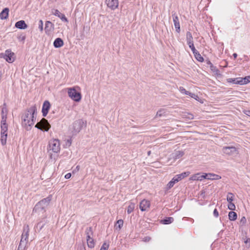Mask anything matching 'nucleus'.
I'll list each match as a JSON object with an SVG mask.
<instances>
[{
	"label": "nucleus",
	"instance_id": "obj_23",
	"mask_svg": "<svg viewBox=\"0 0 250 250\" xmlns=\"http://www.w3.org/2000/svg\"><path fill=\"white\" fill-rule=\"evenodd\" d=\"M53 29V23L50 21H47L45 22V32L46 33L52 31Z\"/></svg>",
	"mask_w": 250,
	"mask_h": 250
},
{
	"label": "nucleus",
	"instance_id": "obj_51",
	"mask_svg": "<svg viewBox=\"0 0 250 250\" xmlns=\"http://www.w3.org/2000/svg\"><path fill=\"white\" fill-rule=\"evenodd\" d=\"M71 176V174L70 173H68L65 175V178L66 179H69Z\"/></svg>",
	"mask_w": 250,
	"mask_h": 250
},
{
	"label": "nucleus",
	"instance_id": "obj_46",
	"mask_svg": "<svg viewBox=\"0 0 250 250\" xmlns=\"http://www.w3.org/2000/svg\"><path fill=\"white\" fill-rule=\"evenodd\" d=\"M189 47L191 49V51H192L193 53L197 51V50L195 49L193 42L191 43V44H188Z\"/></svg>",
	"mask_w": 250,
	"mask_h": 250
},
{
	"label": "nucleus",
	"instance_id": "obj_15",
	"mask_svg": "<svg viewBox=\"0 0 250 250\" xmlns=\"http://www.w3.org/2000/svg\"><path fill=\"white\" fill-rule=\"evenodd\" d=\"M184 152L182 151H175L171 154L169 159H173L175 161L182 157L184 155Z\"/></svg>",
	"mask_w": 250,
	"mask_h": 250
},
{
	"label": "nucleus",
	"instance_id": "obj_50",
	"mask_svg": "<svg viewBox=\"0 0 250 250\" xmlns=\"http://www.w3.org/2000/svg\"><path fill=\"white\" fill-rule=\"evenodd\" d=\"M213 215L215 217H218L219 216L218 211H217V209H216V208L214 209V210H213Z\"/></svg>",
	"mask_w": 250,
	"mask_h": 250
},
{
	"label": "nucleus",
	"instance_id": "obj_53",
	"mask_svg": "<svg viewBox=\"0 0 250 250\" xmlns=\"http://www.w3.org/2000/svg\"><path fill=\"white\" fill-rule=\"evenodd\" d=\"M43 225H41V223H39L37 224V228H40V229H41L42 228V227H43Z\"/></svg>",
	"mask_w": 250,
	"mask_h": 250
},
{
	"label": "nucleus",
	"instance_id": "obj_54",
	"mask_svg": "<svg viewBox=\"0 0 250 250\" xmlns=\"http://www.w3.org/2000/svg\"><path fill=\"white\" fill-rule=\"evenodd\" d=\"M207 63L209 66V67L211 66V65H213V64L209 60L207 61Z\"/></svg>",
	"mask_w": 250,
	"mask_h": 250
},
{
	"label": "nucleus",
	"instance_id": "obj_38",
	"mask_svg": "<svg viewBox=\"0 0 250 250\" xmlns=\"http://www.w3.org/2000/svg\"><path fill=\"white\" fill-rule=\"evenodd\" d=\"M179 91L182 94L189 95L190 92L187 91L183 87L180 86L179 88Z\"/></svg>",
	"mask_w": 250,
	"mask_h": 250
},
{
	"label": "nucleus",
	"instance_id": "obj_27",
	"mask_svg": "<svg viewBox=\"0 0 250 250\" xmlns=\"http://www.w3.org/2000/svg\"><path fill=\"white\" fill-rule=\"evenodd\" d=\"M186 40L188 44L193 42V38L191 33L190 32H187L186 34Z\"/></svg>",
	"mask_w": 250,
	"mask_h": 250
},
{
	"label": "nucleus",
	"instance_id": "obj_5",
	"mask_svg": "<svg viewBox=\"0 0 250 250\" xmlns=\"http://www.w3.org/2000/svg\"><path fill=\"white\" fill-rule=\"evenodd\" d=\"M49 147L50 150L54 153H58L61 149L60 142L58 139H53L49 142Z\"/></svg>",
	"mask_w": 250,
	"mask_h": 250
},
{
	"label": "nucleus",
	"instance_id": "obj_28",
	"mask_svg": "<svg viewBox=\"0 0 250 250\" xmlns=\"http://www.w3.org/2000/svg\"><path fill=\"white\" fill-rule=\"evenodd\" d=\"M87 244L89 248H92L94 247L95 243L92 237L87 238Z\"/></svg>",
	"mask_w": 250,
	"mask_h": 250
},
{
	"label": "nucleus",
	"instance_id": "obj_8",
	"mask_svg": "<svg viewBox=\"0 0 250 250\" xmlns=\"http://www.w3.org/2000/svg\"><path fill=\"white\" fill-rule=\"evenodd\" d=\"M5 60L9 63H12L15 61V54L10 49L5 51Z\"/></svg>",
	"mask_w": 250,
	"mask_h": 250
},
{
	"label": "nucleus",
	"instance_id": "obj_33",
	"mask_svg": "<svg viewBox=\"0 0 250 250\" xmlns=\"http://www.w3.org/2000/svg\"><path fill=\"white\" fill-rule=\"evenodd\" d=\"M85 232L86 235V238L93 236V232L91 227L87 228L85 229Z\"/></svg>",
	"mask_w": 250,
	"mask_h": 250
},
{
	"label": "nucleus",
	"instance_id": "obj_22",
	"mask_svg": "<svg viewBox=\"0 0 250 250\" xmlns=\"http://www.w3.org/2000/svg\"><path fill=\"white\" fill-rule=\"evenodd\" d=\"M190 174L189 171L184 172L180 174L176 175L175 177L179 182L182 179H184L185 177H187Z\"/></svg>",
	"mask_w": 250,
	"mask_h": 250
},
{
	"label": "nucleus",
	"instance_id": "obj_59",
	"mask_svg": "<svg viewBox=\"0 0 250 250\" xmlns=\"http://www.w3.org/2000/svg\"><path fill=\"white\" fill-rule=\"evenodd\" d=\"M76 168L78 169V170H79V166H77Z\"/></svg>",
	"mask_w": 250,
	"mask_h": 250
},
{
	"label": "nucleus",
	"instance_id": "obj_30",
	"mask_svg": "<svg viewBox=\"0 0 250 250\" xmlns=\"http://www.w3.org/2000/svg\"><path fill=\"white\" fill-rule=\"evenodd\" d=\"M7 137V134H0V142L2 146H4L6 144Z\"/></svg>",
	"mask_w": 250,
	"mask_h": 250
},
{
	"label": "nucleus",
	"instance_id": "obj_26",
	"mask_svg": "<svg viewBox=\"0 0 250 250\" xmlns=\"http://www.w3.org/2000/svg\"><path fill=\"white\" fill-rule=\"evenodd\" d=\"M174 221V218L171 217H166V218L161 220V223L163 224H169Z\"/></svg>",
	"mask_w": 250,
	"mask_h": 250
},
{
	"label": "nucleus",
	"instance_id": "obj_43",
	"mask_svg": "<svg viewBox=\"0 0 250 250\" xmlns=\"http://www.w3.org/2000/svg\"><path fill=\"white\" fill-rule=\"evenodd\" d=\"M247 222L246 218L245 216H243L241 218L240 221V224L241 226H244L246 224Z\"/></svg>",
	"mask_w": 250,
	"mask_h": 250
},
{
	"label": "nucleus",
	"instance_id": "obj_9",
	"mask_svg": "<svg viewBox=\"0 0 250 250\" xmlns=\"http://www.w3.org/2000/svg\"><path fill=\"white\" fill-rule=\"evenodd\" d=\"M29 231V227L28 225L24 226L23 228V231L21 235V241L22 242H25L27 244L28 238V232Z\"/></svg>",
	"mask_w": 250,
	"mask_h": 250
},
{
	"label": "nucleus",
	"instance_id": "obj_25",
	"mask_svg": "<svg viewBox=\"0 0 250 250\" xmlns=\"http://www.w3.org/2000/svg\"><path fill=\"white\" fill-rule=\"evenodd\" d=\"M178 182V180H177V179L175 178V177L174 176L170 181H169L168 184H167V189H169L170 188H171L172 187H173V186L174 185V184Z\"/></svg>",
	"mask_w": 250,
	"mask_h": 250
},
{
	"label": "nucleus",
	"instance_id": "obj_58",
	"mask_svg": "<svg viewBox=\"0 0 250 250\" xmlns=\"http://www.w3.org/2000/svg\"><path fill=\"white\" fill-rule=\"evenodd\" d=\"M150 153H151V151H149L147 152V154H148V155H149L150 154Z\"/></svg>",
	"mask_w": 250,
	"mask_h": 250
},
{
	"label": "nucleus",
	"instance_id": "obj_17",
	"mask_svg": "<svg viewBox=\"0 0 250 250\" xmlns=\"http://www.w3.org/2000/svg\"><path fill=\"white\" fill-rule=\"evenodd\" d=\"M1 134H7V131L8 130V125L6 124V121L3 118V121H1Z\"/></svg>",
	"mask_w": 250,
	"mask_h": 250
},
{
	"label": "nucleus",
	"instance_id": "obj_44",
	"mask_svg": "<svg viewBox=\"0 0 250 250\" xmlns=\"http://www.w3.org/2000/svg\"><path fill=\"white\" fill-rule=\"evenodd\" d=\"M109 245L106 243H104L101 247L100 250H108Z\"/></svg>",
	"mask_w": 250,
	"mask_h": 250
},
{
	"label": "nucleus",
	"instance_id": "obj_35",
	"mask_svg": "<svg viewBox=\"0 0 250 250\" xmlns=\"http://www.w3.org/2000/svg\"><path fill=\"white\" fill-rule=\"evenodd\" d=\"M135 204L133 203H131L129 206H128V208H127V213L128 214H130V213H131L133 210L134 209V208H135Z\"/></svg>",
	"mask_w": 250,
	"mask_h": 250
},
{
	"label": "nucleus",
	"instance_id": "obj_19",
	"mask_svg": "<svg viewBox=\"0 0 250 250\" xmlns=\"http://www.w3.org/2000/svg\"><path fill=\"white\" fill-rule=\"evenodd\" d=\"M15 27L20 29H25L27 27V25L24 21L21 20L16 23Z\"/></svg>",
	"mask_w": 250,
	"mask_h": 250
},
{
	"label": "nucleus",
	"instance_id": "obj_20",
	"mask_svg": "<svg viewBox=\"0 0 250 250\" xmlns=\"http://www.w3.org/2000/svg\"><path fill=\"white\" fill-rule=\"evenodd\" d=\"M53 45L56 48H60L63 46V42L62 39L58 38L54 41Z\"/></svg>",
	"mask_w": 250,
	"mask_h": 250
},
{
	"label": "nucleus",
	"instance_id": "obj_3",
	"mask_svg": "<svg viewBox=\"0 0 250 250\" xmlns=\"http://www.w3.org/2000/svg\"><path fill=\"white\" fill-rule=\"evenodd\" d=\"M79 86L68 88L67 93L68 96L73 101L79 102L81 100L82 95L80 92L77 91V89H79Z\"/></svg>",
	"mask_w": 250,
	"mask_h": 250
},
{
	"label": "nucleus",
	"instance_id": "obj_36",
	"mask_svg": "<svg viewBox=\"0 0 250 250\" xmlns=\"http://www.w3.org/2000/svg\"><path fill=\"white\" fill-rule=\"evenodd\" d=\"M123 223H124V222H123V220L120 219V220H118L117 222V224L115 225L116 229H120L123 226Z\"/></svg>",
	"mask_w": 250,
	"mask_h": 250
},
{
	"label": "nucleus",
	"instance_id": "obj_12",
	"mask_svg": "<svg viewBox=\"0 0 250 250\" xmlns=\"http://www.w3.org/2000/svg\"><path fill=\"white\" fill-rule=\"evenodd\" d=\"M205 173H198L192 175L190 177L189 180L192 181H202L205 179Z\"/></svg>",
	"mask_w": 250,
	"mask_h": 250
},
{
	"label": "nucleus",
	"instance_id": "obj_34",
	"mask_svg": "<svg viewBox=\"0 0 250 250\" xmlns=\"http://www.w3.org/2000/svg\"><path fill=\"white\" fill-rule=\"evenodd\" d=\"M3 118L6 121L7 119V109L6 108H2L1 110V121H3Z\"/></svg>",
	"mask_w": 250,
	"mask_h": 250
},
{
	"label": "nucleus",
	"instance_id": "obj_29",
	"mask_svg": "<svg viewBox=\"0 0 250 250\" xmlns=\"http://www.w3.org/2000/svg\"><path fill=\"white\" fill-rule=\"evenodd\" d=\"M195 58L196 59L200 62H203L204 61L203 58L201 56L199 52L197 50L195 52L193 53Z\"/></svg>",
	"mask_w": 250,
	"mask_h": 250
},
{
	"label": "nucleus",
	"instance_id": "obj_14",
	"mask_svg": "<svg viewBox=\"0 0 250 250\" xmlns=\"http://www.w3.org/2000/svg\"><path fill=\"white\" fill-rule=\"evenodd\" d=\"M50 104L48 101H46L44 102L42 108V113L43 116L45 117L46 116L48 112V110L50 108Z\"/></svg>",
	"mask_w": 250,
	"mask_h": 250
},
{
	"label": "nucleus",
	"instance_id": "obj_57",
	"mask_svg": "<svg viewBox=\"0 0 250 250\" xmlns=\"http://www.w3.org/2000/svg\"><path fill=\"white\" fill-rule=\"evenodd\" d=\"M150 239V238L149 237L146 238L145 241H149Z\"/></svg>",
	"mask_w": 250,
	"mask_h": 250
},
{
	"label": "nucleus",
	"instance_id": "obj_40",
	"mask_svg": "<svg viewBox=\"0 0 250 250\" xmlns=\"http://www.w3.org/2000/svg\"><path fill=\"white\" fill-rule=\"evenodd\" d=\"M165 113H166V112L164 109H161L157 111L156 116V117H161V116H163Z\"/></svg>",
	"mask_w": 250,
	"mask_h": 250
},
{
	"label": "nucleus",
	"instance_id": "obj_56",
	"mask_svg": "<svg viewBox=\"0 0 250 250\" xmlns=\"http://www.w3.org/2000/svg\"><path fill=\"white\" fill-rule=\"evenodd\" d=\"M249 242H250V239H248L246 241H245V243H249Z\"/></svg>",
	"mask_w": 250,
	"mask_h": 250
},
{
	"label": "nucleus",
	"instance_id": "obj_24",
	"mask_svg": "<svg viewBox=\"0 0 250 250\" xmlns=\"http://www.w3.org/2000/svg\"><path fill=\"white\" fill-rule=\"evenodd\" d=\"M250 82V76L245 77V78H240L239 84H245Z\"/></svg>",
	"mask_w": 250,
	"mask_h": 250
},
{
	"label": "nucleus",
	"instance_id": "obj_47",
	"mask_svg": "<svg viewBox=\"0 0 250 250\" xmlns=\"http://www.w3.org/2000/svg\"><path fill=\"white\" fill-rule=\"evenodd\" d=\"M39 28L41 31L43 30V21L42 20H40L39 21Z\"/></svg>",
	"mask_w": 250,
	"mask_h": 250
},
{
	"label": "nucleus",
	"instance_id": "obj_11",
	"mask_svg": "<svg viewBox=\"0 0 250 250\" xmlns=\"http://www.w3.org/2000/svg\"><path fill=\"white\" fill-rule=\"evenodd\" d=\"M150 205L149 201L144 199L140 203V208L142 211H146L149 208Z\"/></svg>",
	"mask_w": 250,
	"mask_h": 250
},
{
	"label": "nucleus",
	"instance_id": "obj_55",
	"mask_svg": "<svg viewBox=\"0 0 250 250\" xmlns=\"http://www.w3.org/2000/svg\"><path fill=\"white\" fill-rule=\"evenodd\" d=\"M233 57H234V58L235 59V58H236V57H237V54H236V53H234V54H233Z\"/></svg>",
	"mask_w": 250,
	"mask_h": 250
},
{
	"label": "nucleus",
	"instance_id": "obj_4",
	"mask_svg": "<svg viewBox=\"0 0 250 250\" xmlns=\"http://www.w3.org/2000/svg\"><path fill=\"white\" fill-rule=\"evenodd\" d=\"M85 125V123L83 120L80 119L75 121L70 126L69 129L73 134H76L80 131Z\"/></svg>",
	"mask_w": 250,
	"mask_h": 250
},
{
	"label": "nucleus",
	"instance_id": "obj_42",
	"mask_svg": "<svg viewBox=\"0 0 250 250\" xmlns=\"http://www.w3.org/2000/svg\"><path fill=\"white\" fill-rule=\"evenodd\" d=\"M228 208L230 210H234L235 209L236 207L234 203H229L228 204Z\"/></svg>",
	"mask_w": 250,
	"mask_h": 250
},
{
	"label": "nucleus",
	"instance_id": "obj_48",
	"mask_svg": "<svg viewBox=\"0 0 250 250\" xmlns=\"http://www.w3.org/2000/svg\"><path fill=\"white\" fill-rule=\"evenodd\" d=\"M185 117L188 119H193V115L190 113H188L187 115H185Z\"/></svg>",
	"mask_w": 250,
	"mask_h": 250
},
{
	"label": "nucleus",
	"instance_id": "obj_45",
	"mask_svg": "<svg viewBox=\"0 0 250 250\" xmlns=\"http://www.w3.org/2000/svg\"><path fill=\"white\" fill-rule=\"evenodd\" d=\"M189 96L190 97H191V98L195 99L196 100L199 101V97L197 95H196V94H195L194 93L190 92V93L189 94Z\"/></svg>",
	"mask_w": 250,
	"mask_h": 250
},
{
	"label": "nucleus",
	"instance_id": "obj_18",
	"mask_svg": "<svg viewBox=\"0 0 250 250\" xmlns=\"http://www.w3.org/2000/svg\"><path fill=\"white\" fill-rule=\"evenodd\" d=\"M54 15L58 17L61 20L64 22H67L68 20L63 14L61 13L58 10H55Z\"/></svg>",
	"mask_w": 250,
	"mask_h": 250
},
{
	"label": "nucleus",
	"instance_id": "obj_39",
	"mask_svg": "<svg viewBox=\"0 0 250 250\" xmlns=\"http://www.w3.org/2000/svg\"><path fill=\"white\" fill-rule=\"evenodd\" d=\"M26 243L20 241V244L18 247V250H24L26 247Z\"/></svg>",
	"mask_w": 250,
	"mask_h": 250
},
{
	"label": "nucleus",
	"instance_id": "obj_41",
	"mask_svg": "<svg viewBox=\"0 0 250 250\" xmlns=\"http://www.w3.org/2000/svg\"><path fill=\"white\" fill-rule=\"evenodd\" d=\"M240 81V78H235V79H229V82L233 83L235 84H239L238 83Z\"/></svg>",
	"mask_w": 250,
	"mask_h": 250
},
{
	"label": "nucleus",
	"instance_id": "obj_10",
	"mask_svg": "<svg viewBox=\"0 0 250 250\" xmlns=\"http://www.w3.org/2000/svg\"><path fill=\"white\" fill-rule=\"evenodd\" d=\"M172 16L176 31L177 33H179L180 32V25L178 16L175 13H174L172 14Z\"/></svg>",
	"mask_w": 250,
	"mask_h": 250
},
{
	"label": "nucleus",
	"instance_id": "obj_31",
	"mask_svg": "<svg viewBox=\"0 0 250 250\" xmlns=\"http://www.w3.org/2000/svg\"><path fill=\"white\" fill-rule=\"evenodd\" d=\"M229 218L230 221H235L237 219V214L234 211H230L229 213Z\"/></svg>",
	"mask_w": 250,
	"mask_h": 250
},
{
	"label": "nucleus",
	"instance_id": "obj_16",
	"mask_svg": "<svg viewBox=\"0 0 250 250\" xmlns=\"http://www.w3.org/2000/svg\"><path fill=\"white\" fill-rule=\"evenodd\" d=\"M205 179L208 180H219L221 177L213 173H205Z\"/></svg>",
	"mask_w": 250,
	"mask_h": 250
},
{
	"label": "nucleus",
	"instance_id": "obj_2",
	"mask_svg": "<svg viewBox=\"0 0 250 250\" xmlns=\"http://www.w3.org/2000/svg\"><path fill=\"white\" fill-rule=\"evenodd\" d=\"M52 199V196L49 195L46 198H44L39 202L35 206L33 211L38 214L43 213L45 211V208L48 206Z\"/></svg>",
	"mask_w": 250,
	"mask_h": 250
},
{
	"label": "nucleus",
	"instance_id": "obj_32",
	"mask_svg": "<svg viewBox=\"0 0 250 250\" xmlns=\"http://www.w3.org/2000/svg\"><path fill=\"white\" fill-rule=\"evenodd\" d=\"M234 195L231 192H229L227 196V200L229 203H232L234 200Z\"/></svg>",
	"mask_w": 250,
	"mask_h": 250
},
{
	"label": "nucleus",
	"instance_id": "obj_13",
	"mask_svg": "<svg viewBox=\"0 0 250 250\" xmlns=\"http://www.w3.org/2000/svg\"><path fill=\"white\" fill-rule=\"evenodd\" d=\"M107 5L112 9H116L118 6V0H106Z\"/></svg>",
	"mask_w": 250,
	"mask_h": 250
},
{
	"label": "nucleus",
	"instance_id": "obj_52",
	"mask_svg": "<svg viewBox=\"0 0 250 250\" xmlns=\"http://www.w3.org/2000/svg\"><path fill=\"white\" fill-rule=\"evenodd\" d=\"M5 52L0 53V58H3V59H5Z\"/></svg>",
	"mask_w": 250,
	"mask_h": 250
},
{
	"label": "nucleus",
	"instance_id": "obj_21",
	"mask_svg": "<svg viewBox=\"0 0 250 250\" xmlns=\"http://www.w3.org/2000/svg\"><path fill=\"white\" fill-rule=\"evenodd\" d=\"M9 9L7 8H4L0 13V18L1 20L6 19L8 16Z\"/></svg>",
	"mask_w": 250,
	"mask_h": 250
},
{
	"label": "nucleus",
	"instance_id": "obj_1",
	"mask_svg": "<svg viewBox=\"0 0 250 250\" xmlns=\"http://www.w3.org/2000/svg\"><path fill=\"white\" fill-rule=\"evenodd\" d=\"M36 111V107L35 106H32L22 116V125L26 130H30L31 127L34 124L35 122L34 115Z\"/></svg>",
	"mask_w": 250,
	"mask_h": 250
},
{
	"label": "nucleus",
	"instance_id": "obj_49",
	"mask_svg": "<svg viewBox=\"0 0 250 250\" xmlns=\"http://www.w3.org/2000/svg\"><path fill=\"white\" fill-rule=\"evenodd\" d=\"M18 39L20 41H24L25 39V36L23 35H21L19 36Z\"/></svg>",
	"mask_w": 250,
	"mask_h": 250
},
{
	"label": "nucleus",
	"instance_id": "obj_6",
	"mask_svg": "<svg viewBox=\"0 0 250 250\" xmlns=\"http://www.w3.org/2000/svg\"><path fill=\"white\" fill-rule=\"evenodd\" d=\"M222 151L224 154L232 156H235L238 154V149L232 146L223 147Z\"/></svg>",
	"mask_w": 250,
	"mask_h": 250
},
{
	"label": "nucleus",
	"instance_id": "obj_37",
	"mask_svg": "<svg viewBox=\"0 0 250 250\" xmlns=\"http://www.w3.org/2000/svg\"><path fill=\"white\" fill-rule=\"evenodd\" d=\"M210 69L215 75L219 74V70L217 68L216 66H214L213 65H211Z\"/></svg>",
	"mask_w": 250,
	"mask_h": 250
},
{
	"label": "nucleus",
	"instance_id": "obj_7",
	"mask_svg": "<svg viewBox=\"0 0 250 250\" xmlns=\"http://www.w3.org/2000/svg\"><path fill=\"white\" fill-rule=\"evenodd\" d=\"M35 127L42 130L48 131L50 128V125L47 120L43 118L36 125Z\"/></svg>",
	"mask_w": 250,
	"mask_h": 250
}]
</instances>
